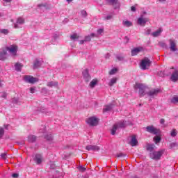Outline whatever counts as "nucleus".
I'll list each match as a JSON object with an SVG mask.
<instances>
[{"instance_id":"f257e3e1","label":"nucleus","mask_w":178,"mask_h":178,"mask_svg":"<svg viewBox=\"0 0 178 178\" xmlns=\"http://www.w3.org/2000/svg\"><path fill=\"white\" fill-rule=\"evenodd\" d=\"M134 88L135 90H139L140 97H144L145 94H147L148 97H155V95H158V94H159V92L161 91L159 89H152L145 93V90H147V86L143 83H136Z\"/></svg>"},{"instance_id":"f03ea898","label":"nucleus","mask_w":178,"mask_h":178,"mask_svg":"<svg viewBox=\"0 0 178 178\" xmlns=\"http://www.w3.org/2000/svg\"><path fill=\"white\" fill-rule=\"evenodd\" d=\"M165 152V149H162L159 151H154L152 153H149V156L151 159H154V161H159L161 159L162 155H163Z\"/></svg>"},{"instance_id":"7ed1b4c3","label":"nucleus","mask_w":178,"mask_h":178,"mask_svg":"<svg viewBox=\"0 0 178 178\" xmlns=\"http://www.w3.org/2000/svg\"><path fill=\"white\" fill-rule=\"evenodd\" d=\"M151 66V60L148 58H145V59L141 60L140 63V69L142 70H147Z\"/></svg>"},{"instance_id":"20e7f679","label":"nucleus","mask_w":178,"mask_h":178,"mask_svg":"<svg viewBox=\"0 0 178 178\" xmlns=\"http://www.w3.org/2000/svg\"><path fill=\"white\" fill-rule=\"evenodd\" d=\"M24 81L25 83H29V84H34V83L38 81V78H35L31 75H25L24 76Z\"/></svg>"},{"instance_id":"39448f33","label":"nucleus","mask_w":178,"mask_h":178,"mask_svg":"<svg viewBox=\"0 0 178 178\" xmlns=\"http://www.w3.org/2000/svg\"><path fill=\"white\" fill-rule=\"evenodd\" d=\"M146 131H147V133H150V134H154V136H157V134H159L160 133L159 129L155 128L152 125L146 127Z\"/></svg>"},{"instance_id":"423d86ee","label":"nucleus","mask_w":178,"mask_h":178,"mask_svg":"<svg viewBox=\"0 0 178 178\" xmlns=\"http://www.w3.org/2000/svg\"><path fill=\"white\" fill-rule=\"evenodd\" d=\"M171 70H172V74H171L170 80L173 81V83H176V81H178V70L173 67L171 68Z\"/></svg>"},{"instance_id":"0eeeda50","label":"nucleus","mask_w":178,"mask_h":178,"mask_svg":"<svg viewBox=\"0 0 178 178\" xmlns=\"http://www.w3.org/2000/svg\"><path fill=\"white\" fill-rule=\"evenodd\" d=\"M148 22V18L144 17V15H141L139 18H138L137 24L139 26H145L147 22Z\"/></svg>"},{"instance_id":"6e6552de","label":"nucleus","mask_w":178,"mask_h":178,"mask_svg":"<svg viewBox=\"0 0 178 178\" xmlns=\"http://www.w3.org/2000/svg\"><path fill=\"white\" fill-rule=\"evenodd\" d=\"M86 122L90 126H97L98 124V119L95 117H90L86 120Z\"/></svg>"},{"instance_id":"1a4fd4ad","label":"nucleus","mask_w":178,"mask_h":178,"mask_svg":"<svg viewBox=\"0 0 178 178\" xmlns=\"http://www.w3.org/2000/svg\"><path fill=\"white\" fill-rule=\"evenodd\" d=\"M6 51H8L10 54L12 55H16L17 54V46L16 45H11L10 47H7L6 49Z\"/></svg>"},{"instance_id":"9d476101","label":"nucleus","mask_w":178,"mask_h":178,"mask_svg":"<svg viewBox=\"0 0 178 178\" xmlns=\"http://www.w3.org/2000/svg\"><path fill=\"white\" fill-rule=\"evenodd\" d=\"M143 51H144V48H143L141 47L134 48L131 51V56H136V55H138V54H140V52H141Z\"/></svg>"},{"instance_id":"9b49d317","label":"nucleus","mask_w":178,"mask_h":178,"mask_svg":"<svg viewBox=\"0 0 178 178\" xmlns=\"http://www.w3.org/2000/svg\"><path fill=\"white\" fill-rule=\"evenodd\" d=\"M82 74L86 83H88L90 80H91V76H90V74L88 73V70H84L82 72Z\"/></svg>"},{"instance_id":"f8f14e48","label":"nucleus","mask_w":178,"mask_h":178,"mask_svg":"<svg viewBox=\"0 0 178 178\" xmlns=\"http://www.w3.org/2000/svg\"><path fill=\"white\" fill-rule=\"evenodd\" d=\"M170 42V49L172 52H175V51H177V48H176V40L174 39H170L169 40Z\"/></svg>"},{"instance_id":"ddd939ff","label":"nucleus","mask_w":178,"mask_h":178,"mask_svg":"<svg viewBox=\"0 0 178 178\" xmlns=\"http://www.w3.org/2000/svg\"><path fill=\"white\" fill-rule=\"evenodd\" d=\"M24 24V19L19 17L17 19V22L14 24V28L15 29H21L22 25Z\"/></svg>"},{"instance_id":"4468645a","label":"nucleus","mask_w":178,"mask_h":178,"mask_svg":"<svg viewBox=\"0 0 178 178\" xmlns=\"http://www.w3.org/2000/svg\"><path fill=\"white\" fill-rule=\"evenodd\" d=\"M129 144L131 147H136V145H138V140H137V138H136V135H133L131 136V140L129 141Z\"/></svg>"},{"instance_id":"2eb2a0df","label":"nucleus","mask_w":178,"mask_h":178,"mask_svg":"<svg viewBox=\"0 0 178 178\" xmlns=\"http://www.w3.org/2000/svg\"><path fill=\"white\" fill-rule=\"evenodd\" d=\"M87 151H99L100 148L95 145H88L86 146Z\"/></svg>"},{"instance_id":"dca6fc26","label":"nucleus","mask_w":178,"mask_h":178,"mask_svg":"<svg viewBox=\"0 0 178 178\" xmlns=\"http://www.w3.org/2000/svg\"><path fill=\"white\" fill-rule=\"evenodd\" d=\"M162 31H163V29L162 28H159V30H156V31L152 32L151 33V35H152V37H154V38L159 37V35L162 34Z\"/></svg>"},{"instance_id":"f3484780","label":"nucleus","mask_w":178,"mask_h":178,"mask_svg":"<svg viewBox=\"0 0 178 178\" xmlns=\"http://www.w3.org/2000/svg\"><path fill=\"white\" fill-rule=\"evenodd\" d=\"M106 2L108 3V5H113V6H116L114 7V9H118L119 8V3H118V0H106Z\"/></svg>"},{"instance_id":"a211bd4d","label":"nucleus","mask_w":178,"mask_h":178,"mask_svg":"<svg viewBox=\"0 0 178 178\" xmlns=\"http://www.w3.org/2000/svg\"><path fill=\"white\" fill-rule=\"evenodd\" d=\"M42 65V60L35 59L33 62V69H38Z\"/></svg>"},{"instance_id":"6ab92c4d","label":"nucleus","mask_w":178,"mask_h":178,"mask_svg":"<svg viewBox=\"0 0 178 178\" xmlns=\"http://www.w3.org/2000/svg\"><path fill=\"white\" fill-rule=\"evenodd\" d=\"M6 49H3L0 51V60H5L6 59Z\"/></svg>"},{"instance_id":"aec40b11","label":"nucleus","mask_w":178,"mask_h":178,"mask_svg":"<svg viewBox=\"0 0 178 178\" xmlns=\"http://www.w3.org/2000/svg\"><path fill=\"white\" fill-rule=\"evenodd\" d=\"M115 124L118 129H124V127H126V121H120Z\"/></svg>"},{"instance_id":"412c9836","label":"nucleus","mask_w":178,"mask_h":178,"mask_svg":"<svg viewBox=\"0 0 178 178\" xmlns=\"http://www.w3.org/2000/svg\"><path fill=\"white\" fill-rule=\"evenodd\" d=\"M155 148V145L154 144H148L146 146L147 151H149V154L154 152V149Z\"/></svg>"},{"instance_id":"4be33fe9","label":"nucleus","mask_w":178,"mask_h":178,"mask_svg":"<svg viewBox=\"0 0 178 178\" xmlns=\"http://www.w3.org/2000/svg\"><path fill=\"white\" fill-rule=\"evenodd\" d=\"M34 161H35V162H36V163H37L38 165H40V163H41V162H42V159H41V155H40V154H36V155L35 156Z\"/></svg>"},{"instance_id":"5701e85b","label":"nucleus","mask_w":178,"mask_h":178,"mask_svg":"<svg viewBox=\"0 0 178 178\" xmlns=\"http://www.w3.org/2000/svg\"><path fill=\"white\" fill-rule=\"evenodd\" d=\"M35 140H37V137L34 135H29L28 136L29 143H35Z\"/></svg>"},{"instance_id":"b1692460","label":"nucleus","mask_w":178,"mask_h":178,"mask_svg":"<svg viewBox=\"0 0 178 178\" xmlns=\"http://www.w3.org/2000/svg\"><path fill=\"white\" fill-rule=\"evenodd\" d=\"M58 86V82L51 81L47 83V87H56Z\"/></svg>"},{"instance_id":"393cba45","label":"nucleus","mask_w":178,"mask_h":178,"mask_svg":"<svg viewBox=\"0 0 178 178\" xmlns=\"http://www.w3.org/2000/svg\"><path fill=\"white\" fill-rule=\"evenodd\" d=\"M113 108V107L112 104H109V105L105 106V107L103 108V112L104 113L109 112V111H112Z\"/></svg>"},{"instance_id":"a878e982","label":"nucleus","mask_w":178,"mask_h":178,"mask_svg":"<svg viewBox=\"0 0 178 178\" xmlns=\"http://www.w3.org/2000/svg\"><path fill=\"white\" fill-rule=\"evenodd\" d=\"M79 38H80V36H79L77 33H74L70 35V40H72V41H78Z\"/></svg>"},{"instance_id":"bb28decb","label":"nucleus","mask_w":178,"mask_h":178,"mask_svg":"<svg viewBox=\"0 0 178 178\" xmlns=\"http://www.w3.org/2000/svg\"><path fill=\"white\" fill-rule=\"evenodd\" d=\"M115 58L119 62H123V60H124V56H123L122 54H117Z\"/></svg>"},{"instance_id":"cd10ccee","label":"nucleus","mask_w":178,"mask_h":178,"mask_svg":"<svg viewBox=\"0 0 178 178\" xmlns=\"http://www.w3.org/2000/svg\"><path fill=\"white\" fill-rule=\"evenodd\" d=\"M15 66L16 72H22V67L23 65H22L21 63H17Z\"/></svg>"},{"instance_id":"c85d7f7f","label":"nucleus","mask_w":178,"mask_h":178,"mask_svg":"<svg viewBox=\"0 0 178 178\" xmlns=\"http://www.w3.org/2000/svg\"><path fill=\"white\" fill-rule=\"evenodd\" d=\"M118 81V79L117 78H113L110 80V81L108 82V86L110 87H112V86H113V84H116V82Z\"/></svg>"},{"instance_id":"c756f323","label":"nucleus","mask_w":178,"mask_h":178,"mask_svg":"<svg viewBox=\"0 0 178 178\" xmlns=\"http://www.w3.org/2000/svg\"><path fill=\"white\" fill-rule=\"evenodd\" d=\"M97 83L98 81L97 79L92 80L91 82L90 83V87H91V88H94V87L97 86Z\"/></svg>"},{"instance_id":"7c9ffc66","label":"nucleus","mask_w":178,"mask_h":178,"mask_svg":"<svg viewBox=\"0 0 178 178\" xmlns=\"http://www.w3.org/2000/svg\"><path fill=\"white\" fill-rule=\"evenodd\" d=\"M44 138L47 141H52V140H54V137L52 136V134H51L45 135Z\"/></svg>"},{"instance_id":"2f4dec72","label":"nucleus","mask_w":178,"mask_h":178,"mask_svg":"<svg viewBox=\"0 0 178 178\" xmlns=\"http://www.w3.org/2000/svg\"><path fill=\"white\" fill-rule=\"evenodd\" d=\"M91 37H95V33H91L90 35L85 37V42L91 41Z\"/></svg>"},{"instance_id":"473e14b6","label":"nucleus","mask_w":178,"mask_h":178,"mask_svg":"<svg viewBox=\"0 0 178 178\" xmlns=\"http://www.w3.org/2000/svg\"><path fill=\"white\" fill-rule=\"evenodd\" d=\"M161 140H162L161 136H156L154 137V141L155 144H159V143H161Z\"/></svg>"},{"instance_id":"72a5a7b5","label":"nucleus","mask_w":178,"mask_h":178,"mask_svg":"<svg viewBox=\"0 0 178 178\" xmlns=\"http://www.w3.org/2000/svg\"><path fill=\"white\" fill-rule=\"evenodd\" d=\"M123 24L126 27H131V26H133V23H131V22L127 21H127H123Z\"/></svg>"},{"instance_id":"f704fd0d","label":"nucleus","mask_w":178,"mask_h":178,"mask_svg":"<svg viewBox=\"0 0 178 178\" xmlns=\"http://www.w3.org/2000/svg\"><path fill=\"white\" fill-rule=\"evenodd\" d=\"M171 104H177L178 103V96L175 95L174 96L171 100H170Z\"/></svg>"},{"instance_id":"c9c22d12","label":"nucleus","mask_w":178,"mask_h":178,"mask_svg":"<svg viewBox=\"0 0 178 178\" xmlns=\"http://www.w3.org/2000/svg\"><path fill=\"white\" fill-rule=\"evenodd\" d=\"M118 125L114 124L113 129H111L112 136H115L116 134V130H118Z\"/></svg>"},{"instance_id":"e433bc0d","label":"nucleus","mask_w":178,"mask_h":178,"mask_svg":"<svg viewBox=\"0 0 178 178\" xmlns=\"http://www.w3.org/2000/svg\"><path fill=\"white\" fill-rule=\"evenodd\" d=\"M78 170H79V172H86V170H87V168H86V167L83 166V165H79L77 167Z\"/></svg>"},{"instance_id":"4c0bfd02","label":"nucleus","mask_w":178,"mask_h":178,"mask_svg":"<svg viewBox=\"0 0 178 178\" xmlns=\"http://www.w3.org/2000/svg\"><path fill=\"white\" fill-rule=\"evenodd\" d=\"M0 33L4 34V35H8V34H9V31L8 29H0Z\"/></svg>"},{"instance_id":"58836bf2","label":"nucleus","mask_w":178,"mask_h":178,"mask_svg":"<svg viewBox=\"0 0 178 178\" xmlns=\"http://www.w3.org/2000/svg\"><path fill=\"white\" fill-rule=\"evenodd\" d=\"M81 15L82 17H84V18H86L88 15V14H87V11H86V10H81Z\"/></svg>"},{"instance_id":"ea45409f","label":"nucleus","mask_w":178,"mask_h":178,"mask_svg":"<svg viewBox=\"0 0 178 178\" xmlns=\"http://www.w3.org/2000/svg\"><path fill=\"white\" fill-rule=\"evenodd\" d=\"M171 137H176L177 136V131L176 129H173L170 133Z\"/></svg>"},{"instance_id":"a19ab883","label":"nucleus","mask_w":178,"mask_h":178,"mask_svg":"<svg viewBox=\"0 0 178 178\" xmlns=\"http://www.w3.org/2000/svg\"><path fill=\"white\" fill-rule=\"evenodd\" d=\"M118 72V70L116 67L113 68L110 72H109V74L111 75H113L115 74V73Z\"/></svg>"},{"instance_id":"79ce46f5","label":"nucleus","mask_w":178,"mask_h":178,"mask_svg":"<svg viewBox=\"0 0 178 178\" xmlns=\"http://www.w3.org/2000/svg\"><path fill=\"white\" fill-rule=\"evenodd\" d=\"M4 134H5V130L3 129V128L0 127V138H2Z\"/></svg>"},{"instance_id":"37998d69","label":"nucleus","mask_w":178,"mask_h":178,"mask_svg":"<svg viewBox=\"0 0 178 178\" xmlns=\"http://www.w3.org/2000/svg\"><path fill=\"white\" fill-rule=\"evenodd\" d=\"M159 45L160 47H161L162 48H165L168 49V44H166V43L163 42H159Z\"/></svg>"},{"instance_id":"c03bdc74","label":"nucleus","mask_w":178,"mask_h":178,"mask_svg":"<svg viewBox=\"0 0 178 178\" xmlns=\"http://www.w3.org/2000/svg\"><path fill=\"white\" fill-rule=\"evenodd\" d=\"M1 159H3V161H6L8 159V156H6V153H2L1 154Z\"/></svg>"},{"instance_id":"a18cd8bd","label":"nucleus","mask_w":178,"mask_h":178,"mask_svg":"<svg viewBox=\"0 0 178 178\" xmlns=\"http://www.w3.org/2000/svg\"><path fill=\"white\" fill-rule=\"evenodd\" d=\"M170 148H175L176 147H178V143H172L170 145Z\"/></svg>"},{"instance_id":"49530a36","label":"nucleus","mask_w":178,"mask_h":178,"mask_svg":"<svg viewBox=\"0 0 178 178\" xmlns=\"http://www.w3.org/2000/svg\"><path fill=\"white\" fill-rule=\"evenodd\" d=\"M45 131H47V129H46V128H45V126H42V129H40V130H39V132L40 133H45Z\"/></svg>"},{"instance_id":"de8ad7c7","label":"nucleus","mask_w":178,"mask_h":178,"mask_svg":"<svg viewBox=\"0 0 178 178\" xmlns=\"http://www.w3.org/2000/svg\"><path fill=\"white\" fill-rule=\"evenodd\" d=\"M113 17V16L112 15H108L104 17V19L105 20H111Z\"/></svg>"},{"instance_id":"09e8293b","label":"nucleus","mask_w":178,"mask_h":178,"mask_svg":"<svg viewBox=\"0 0 178 178\" xmlns=\"http://www.w3.org/2000/svg\"><path fill=\"white\" fill-rule=\"evenodd\" d=\"M41 92L42 94H47L48 92V89H47V88H42L41 90Z\"/></svg>"},{"instance_id":"8fccbe9b","label":"nucleus","mask_w":178,"mask_h":178,"mask_svg":"<svg viewBox=\"0 0 178 178\" xmlns=\"http://www.w3.org/2000/svg\"><path fill=\"white\" fill-rule=\"evenodd\" d=\"M117 158H122L123 156H126V154H123V153H118L116 155Z\"/></svg>"},{"instance_id":"3c124183","label":"nucleus","mask_w":178,"mask_h":178,"mask_svg":"<svg viewBox=\"0 0 178 178\" xmlns=\"http://www.w3.org/2000/svg\"><path fill=\"white\" fill-rule=\"evenodd\" d=\"M34 92H35V87L30 88V93L31 94H34Z\"/></svg>"},{"instance_id":"603ef678","label":"nucleus","mask_w":178,"mask_h":178,"mask_svg":"<svg viewBox=\"0 0 178 178\" xmlns=\"http://www.w3.org/2000/svg\"><path fill=\"white\" fill-rule=\"evenodd\" d=\"M13 104H19V99L13 98L12 100Z\"/></svg>"},{"instance_id":"864d4df0","label":"nucleus","mask_w":178,"mask_h":178,"mask_svg":"<svg viewBox=\"0 0 178 178\" xmlns=\"http://www.w3.org/2000/svg\"><path fill=\"white\" fill-rule=\"evenodd\" d=\"M58 38H59V35H58L56 33L53 35V40H54V41L58 40Z\"/></svg>"},{"instance_id":"5fc2aeb1","label":"nucleus","mask_w":178,"mask_h":178,"mask_svg":"<svg viewBox=\"0 0 178 178\" xmlns=\"http://www.w3.org/2000/svg\"><path fill=\"white\" fill-rule=\"evenodd\" d=\"M104 33V29H99L97 30V34L101 35Z\"/></svg>"},{"instance_id":"6e6d98bb","label":"nucleus","mask_w":178,"mask_h":178,"mask_svg":"<svg viewBox=\"0 0 178 178\" xmlns=\"http://www.w3.org/2000/svg\"><path fill=\"white\" fill-rule=\"evenodd\" d=\"M12 177H13V178H17V177H19V174H18V173H13V174L12 175Z\"/></svg>"},{"instance_id":"4d7b16f0","label":"nucleus","mask_w":178,"mask_h":178,"mask_svg":"<svg viewBox=\"0 0 178 178\" xmlns=\"http://www.w3.org/2000/svg\"><path fill=\"white\" fill-rule=\"evenodd\" d=\"M146 34L147 35H149V34H151V29H148L146 30Z\"/></svg>"},{"instance_id":"13d9d810","label":"nucleus","mask_w":178,"mask_h":178,"mask_svg":"<svg viewBox=\"0 0 178 178\" xmlns=\"http://www.w3.org/2000/svg\"><path fill=\"white\" fill-rule=\"evenodd\" d=\"M124 41H126V43L127 44L129 42V41H130V38H129V37H127V36H125Z\"/></svg>"},{"instance_id":"bf43d9fd","label":"nucleus","mask_w":178,"mask_h":178,"mask_svg":"<svg viewBox=\"0 0 178 178\" xmlns=\"http://www.w3.org/2000/svg\"><path fill=\"white\" fill-rule=\"evenodd\" d=\"M160 123H161V124H165V119L161 118V119L160 120Z\"/></svg>"},{"instance_id":"052dcab7","label":"nucleus","mask_w":178,"mask_h":178,"mask_svg":"<svg viewBox=\"0 0 178 178\" xmlns=\"http://www.w3.org/2000/svg\"><path fill=\"white\" fill-rule=\"evenodd\" d=\"M131 12H136V8L134 6H131Z\"/></svg>"},{"instance_id":"680f3d73","label":"nucleus","mask_w":178,"mask_h":178,"mask_svg":"<svg viewBox=\"0 0 178 178\" xmlns=\"http://www.w3.org/2000/svg\"><path fill=\"white\" fill-rule=\"evenodd\" d=\"M42 6H43V7H45V5H44V4H42V3L38 5V8H42Z\"/></svg>"},{"instance_id":"e2e57ef3","label":"nucleus","mask_w":178,"mask_h":178,"mask_svg":"<svg viewBox=\"0 0 178 178\" xmlns=\"http://www.w3.org/2000/svg\"><path fill=\"white\" fill-rule=\"evenodd\" d=\"M106 59H109V58H111V54H107L105 56Z\"/></svg>"},{"instance_id":"0e129e2a","label":"nucleus","mask_w":178,"mask_h":178,"mask_svg":"<svg viewBox=\"0 0 178 178\" xmlns=\"http://www.w3.org/2000/svg\"><path fill=\"white\" fill-rule=\"evenodd\" d=\"M84 42H86L85 40L79 41V44H84Z\"/></svg>"},{"instance_id":"69168bd1","label":"nucleus","mask_w":178,"mask_h":178,"mask_svg":"<svg viewBox=\"0 0 178 178\" xmlns=\"http://www.w3.org/2000/svg\"><path fill=\"white\" fill-rule=\"evenodd\" d=\"M3 1H4V2H7V3L12 2V0H3Z\"/></svg>"},{"instance_id":"338daca9","label":"nucleus","mask_w":178,"mask_h":178,"mask_svg":"<svg viewBox=\"0 0 178 178\" xmlns=\"http://www.w3.org/2000/svg\"><path fill=\"white\" fill-rule=\"evenodd\" d=\"M6 95H7L6 93H3L1 97H2V98H5L6 97Z\"/></svg>"},{"instance_id":"774afa93","label":"nucleus","mask_w":178,"mask_h":178,"mask_svg":"<svg viewBox=\"0 0 178 178\" xmlns=\"http://www.w3.org/2000/svg\"><path fill=\"white\" fill-rule=\"evenodd\" d=\"M166 0H159V2H165Z\"/></svg>"}]
</instances>
